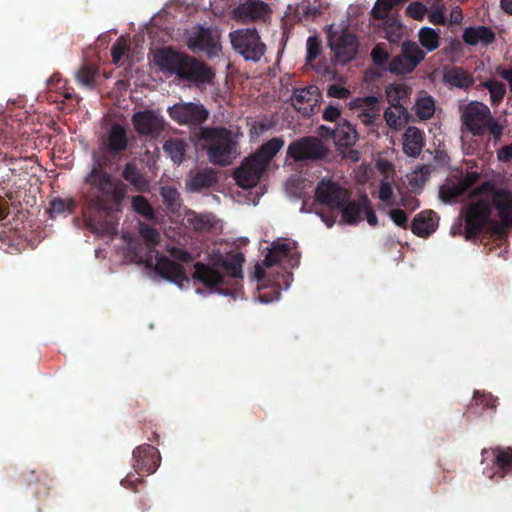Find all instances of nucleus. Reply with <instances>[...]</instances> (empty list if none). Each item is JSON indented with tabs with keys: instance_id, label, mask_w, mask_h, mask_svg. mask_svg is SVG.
Returning a JSON list of instances; mask_svg holds the SVG:
<instances>
[{
	"instance_id": "obj_34",
	"label": "nucleus",
	"mask_w": 512,
	"mask_h": 512,
	"mask_svg": "<svg viewBox=\"0 0 512 512\" xmlns=\"http://www.w3.org/2000/svg\"><path fill=\"white\" fill-rule=\"evenodd\" d=\"M163 149L175 164H181L186 153V143L180 139L167 140Z\"/></svg>"
},
{
	"instance_id": "obj_36",
	"label": "nucleus",
	"mask_w": 512,
	"mask_h": 512,
	"mask_svg": "<svg viewBox=\"0 0 512 512\" xmlns=\"http://www.w3.org/2000/svg\"><path fill=\"white\" fill-rule=\"evenodd\" d=\"M123 177L139 191H144L148 187V182L131 163H128L125 166L123 170Z\"/></svg>"
},
{
	"instance_id": "obj_60",
	"label": "nucleus",
	"mask_w": 512,
	"mask_h": 512,
	"mask_svg": "<svg viewBox=\"0 0 512 512\" xmlns=\"http://www.w3.org/2000/svg\"><path fill=\"white\" fill-rule=\"evenodd\" d=\"M497 158L504 162L512 159V143L510 145L503 146L500 150H498Z\"/></svg>"
},
{
	"instance_id": "obj_6",
	"label": "nucleus",
	"mask_w": 512,
	"mask_h": 512,
	"mask_svg": "<svg viewBox=\"0 0 512 512\" xmlns=\"http://www.w3.org/2000/svg\"><path fill=\"white\" fill-rule=\"evenodd\" d=\"M229 38L233 49L246 61L258 62L266 52V45L254 28L234 30L229 33Z\"/></svg>"
},
{
	"instance_id": "obj_5",
	"label": "nucleus",
	"mask_w": 512,
	"mask_h": 512,
	"mask_svg": "<svg viewBox=\"0 0 512 512\" xmlns=\"http://www.w3.org/2000/svg\"><path fill=\"white\" fill-rule=\"evenodd\" d=\"M283 146L284 140L280 137H274L264 143L253 155L245 158L235 170L236 183L244 189L255 187L274 156Z\"/></svg>"
},
{
	"instance_id": "obj_26",
	"label": "nucleus",
	"mask_w": 512,
	"mask_h": 512,
	"mask_svg": "<svg viewBox=\"0 0 512 512\" xmlns=\"http://www.w3.org/2000/svg\"><path fill=\"white\" fill-rule=\"evenodd\" d=\"M384 120L389 128L399 131L409 122L410 113L404 106H390L384 111Z\"/></svg>"
},
{
	"instance_id": "obj_38",
	"label": "nucleus",
	"mask_w": 512,
	"mask_h": 512,
	"mask_svg": "<svg viewBox=\"0 0 512 512\" xmlns=\"http://www.w3.org/2000/svg\"><path fill=\"white\" fill-rule=\"evenodd\" d=\"M401 52L416 66L425 58V52L414 41H404L401 45Z\"/></svg>"
},
{
	"instance_id": "obj_35",
	"label": "nucleus",
	"mask_w": 512,
	"mask_h": 512,
	"mask_svg": "<svg viewBox=\"0 0 512 512\" xmlns=\"http://www.w3.org/2000/svg\"><path fill=\"white\" fill-rule=\"evenodd\" d=\"M334 137L339 146L348 147L356 143L358 134L354 126L345 123L337 128Z\"/></svg>"
},
{
	"instance_id": "obj_7",
	"label": "nucleus",
	"mask_w": 512,
	"mask_h": 512,
	"mask_svg": "<svg viewBox=\"0 0 512 512\" xmlns=\"http://www.w3.org/2000/svg\"><path fill=\"white\" fill-rule=\"evenodd\" d=\"M299 258L297 242L291 238L279 237L267 248L263 266L281 265L285 268H293L299 264Z\"/></svg>"
},
{
	"instance_id": "obj_11",
	"label": "nucleus",
	"mask_w": 512,
	"mask_h": 512,
	"mask_svg": "<svg viewBox=\"0 0 512 512\" xmlns=\"http://www.w3.org/2000/svg\"><path fill=\"white\" fill-rule=\"evenodd\" d=\"M327 153V148L316 137H304L292 142L287 149V154L295 161L320 159Z\"/></svg>"
},
{
	"instance_id": "obj_15",
	"label": "nucleus",
	"mask_w": 512,
	"mask_h": 512,
	"mask_svg": "<svg viewBox=\"0 0 512 512\" xmlns=\"http://www.w3.org/2000/svg\"><path fill=\"white\" fill-rule=\"evenodd\" d=\"M482 462L490 459L493 462L495 471L492 474H487L489 478L497 476L503 479L508 473L512 471V447H494L484 448L481 452Z\"/></svg>"
},
{
	"instance_id": "obj_50",
	"label": "nucleus",
	"mask_w": 512,
	"mask_h": 512,
	"mask_svg": "<svg viewBox=\"0 0 512 512\" xmlns=\"http://www.w3.org/2000/svg\"><path fill=\"white\" fill-rule=\"evenodd\" d=\"M429 21L436 25H442L446 21L445 11L441 5H433L429 11Z\"/></svg>"
},
{
	"instance_id": "obj_49",
	"label": "nucleus",
	"mask_w": 512,
	"mask_h": 512,
	"mask_svg": "<svg viewBox=\"0 0 512 512\" xmlns=\"http://www.w3.org/2000/svg\"><path fill=\"white\" fill-rule=\"evenodd\" d=\"M371 57L375 65L384 67L388 61L389 55L383 46L378 44L371 51Z\"/></svg>"
},
{
	"instance_id": "obj_48",
	"label": "nucleus",
	"mask_w": 512,
	"mask_h": 512,
	"mask_svg": "<svg viewBox=\"0 0 512 512\" xmlns=\"http://www.w3.org/2000/svg\"><path fill=\"white\" fill-rule=\"evenodd\" d=\"M406 12L411 18L422 20L427 13V7L421 2L415 1L407 6Z\"/></svg>"
},
{
	"instance_id": "obj_25",
	"label": "nucleus",
	"mask_w": 512,
	"mask_h": 512,
	"mask_svg": "<svg viewBox=\"0 0 512 512\" xmlns=\"http://www.w3.org/2000/svg\"><path fill=\"white\" fill-rule=\"evenodd\" d=\"M463 40L472 46L488 45L494 40V33L485 26L467 27L463 32Z\"/></svg>"
},
{
	"instance_id": "obj_55",
	"label": "nucleus",
	"mask_w": 512,
	"mask_h": 512,
	"mask_svg": "<svg viewBox=\"0 0 512 512\" xmlns=\"http://www.w3.org/2000/svg\"><path fill=\"white\" fill-rule=\"evenodd\" d=\"M68 207L69 204H67L64 200L54 199L50 205V213L52 216H56L64 213Z\"/></svg>"
},
{
	"instance_id": "obj_14",
	"label": "nucleus",
	"mask_w": 512,
	"mask_h": 512,
	"mask_svg": "<svg viewBox=\"0 0 512 512\" xmlns=\"http://www.w3.org/2000/svg\"><path fill=\"white\" fill-rule=\"evenodd\" d=\"M187 56L172 49H162L154 53L153 63L166 76L177 75L181 78Z\"/></svg>"
},
{
	"instance_id": "obj_53",
	"label": "nucleus",
	"mask_w": 512,
	"mask_h": 512,
	"mask_svg": "<svg viewBox=\"0 0 512 512\" xmlns=\"http://www.w3.org/2000/svg\"><path fill=\"white\" fill-rule=\"evenodd\" d=\"M327 93L330 97L338 99H346L350 94L347 88L337 84L329 86Z\"/></svg>"
},
{
	"instance_id": "obj_24",
	"label": "nucleus",
	"mask_w": 512,
	"mask_h": 512,
	"mask_svg": "<svg viewBox=\"0 0 512 512\" xmlns=\"http://www.w3.org/2000/svg\"><path fill=\"white\" fill-rule=\"evenodd\" d=\"M424 134L415 127L409 126L403 134V151L409 157H417L420 155L424 147Z\"/></svg>"
},
{
	"instance_id": "obj_56",
	"label": "nucleus",
	"mask_w": 512,
	"mask_h": 512,
	"mask_svg": "<svg viewBox=\"0 0 512 512\" xmlns=\"http://www.w3.org/2000/svg\"><path fill=\"white\" fill-rule=\"evenodd\" d=\"M390 218L398 226H405L407 223V216L405 212L399 209L391 210Z\"/></svg>"
},
{
	"instance_id": "obj_41",
	"label": "nucleus",
	"mask_w": 512,
	"mask_h": 512,
	"mask_svg": "<svg viewBox=\"0 0 512 512\" xmlns=\"http://www.w3.org/2000/svg\"><path fill=\"white\" fill-rule=\"evenodd\" d=\"M160 194L169 209L174 211L179 206V193L175 188L163 186L160 189Z\"/></svg>"
},
{
	"instance_id": "obj_32",
	"label": "nucleus",
	"mask_w": 512,
	"mask_h": 512,
	"mask_svg": "<svg viewBox=\"0 0 512 512\" xmlns=\"http://www.w3.org/2000/svg\"><path fill=\"white\" fill-rule=\"evenodd\" d=\"M418 38L421 46L426 50V52L435 51L440 45V35L438 31H436L432 27H422L418 31Z\"/></svg>"
},
{
	"instance_id": "obj_46",
	"label": "nucleus",
	"mask_w": 512,
	"mask_h": 512,
	"mask_svg": "<svg viewBox=\"0 0 512 512\" xmlns=\"http://www.w3.org/2000/svg\"><path fill=\"white\" fill-rule=\"evenodd\" d=\"M484 86L489 90L493 102L500 101L505 94V86L499 81L489 80Z\"/></svg>"
},
{
	"instance_id": "obj_52",
	"label": "nucleus",
	"mask_w": 512,
	"mask_h": 512,
	"mask_svg": "<svg viewBox=\"0 0 512 512\" xmlns=\"http://www.w3.org/2000/svg\"><path fill=\"white\" fill-rule=\"evenodd\" d=\"M77 79L83 87L92 88L94 72L90 69H83L77 73Z\"/></svg>"
},
{
	"instance_id": "obj_4",
	"label": "nucleus",
	"mask_w": 512,
	"mask_h": 512,
	"mask_svg": "<svg viewBox=\"0 0 512 512\" xmlns=\"http://www.w3.org/2000/svg\"><path fill=\"white\" fill-rule=\"evenodd\" d=\"M84 181L89 186L88 193L91 201L100 210H118L126 197L123 184L113 180L98 164L92 167Z\"/></svg>"
},
{
	"instance_id": "obj_58",
	"label": "nucleus",
	"mask_w": 512,
	"mask_h": 512,
	"mask_svg": "<svg viewBox=\"0 0 512 512\" xmlns=\"http://www.w3.org/2000/svg\"><path fill=\"white\" fill-rule=\"evenodd\" d=\"M340 115V110L337 106L329 105L323 113V117L328 121H335Z\"/></svg>"
},
{
	"instance_id": "obj_3",
	"label": "nucleus",
	"mask_w": 512,
	"mask_h": 512,
	"mask_svg": "<svg viewBox=\"0 0 512 512\" xmlns=\"http://www.w3.org/2000/svg\"><path fill=\"white\" fill-rule=\"evenodd\" d=\"M198 146H202L208 160L219 166L231 164L239 155L238 134L225 128L201 127L195 133Z\"/></svg>"
},
{
	"instance_id": "obj_64",
	"label": "nucleus",
	"mask_w": 512,
	"mask_h": 512,
	"mask_svg": "<svg viewBox=\"0 0 512 512\" xmlns=\"http://www.w3.org/2000/svg\"><path fill=\"white\" fill-rule=\"evenodd\" d=\"M500 3L505 12L512 14V0H500Z\"/></svg>"
},
{
	"instance_id": "obj_8",
	"label": "nucleus",
	"mask_w": 512,
	"mask_h": 512,
	"mask_svg": "<svg viewBox=\"0 0 512 512\" xmlns=\"http://www.w3.org/2000/svg\"><path fill=\"white\" fill-rule=\"evenodd\" d=\"M221 33L218 28L195 26L187 36V45L194 52H204L213 57L221 51Z\"/></svg>"
},
{
	"instance_id": "obj_23",
	"label": "nucleus",
	"mask_w": 512,
	"mask_h": 512,
	"mask_svg": "<svg viewBox=\"0 0 512 512\" xmlns=\"http://www.w3.org/2000/svg\"><path fill=\"white\" fill-rule=\"evenodd\" d=\"M214 73L205 64L187 57L181 78L198 83L210 82Z\"/></svg>"
},
{
	"instance_id": "obj_19",
	"label": "nucleus",
	"mask_w": 512,
	"mask_h": 512,
	"mask_svg": "<svg viewBox=\"0 0 512 512\" xmlns=\"http://www.w3.org/2000/svg\"><path fill=\"white\" fill-rule=\"evenodd\" d=\"M318 87L312 85L305 88L295 89L291 96L293 107L305 116H310L320 100Z\"/></svg>"
},
{
	"instance_id": "obj_29",
	"label": "nucleus",
	"mask_w": 512,
	"mask_h": 512,
	"mask_svg": "<svg viewBox=\"0 0 512 512\" xmlns=\"http://www.w3.org/2000/svg\"><path fill=\"white\" fill-rule=\"evenodd\" d=\"M127 147L126 131L120 125H113L108 133L106 149L111 153H118Z\"/></svg>"
},
{
	"instance_id": "obj_20",
	"label": "nucleus",
	"mask_w": 512,
	"mask_h": 512,
	"mask_svg": "<svg viewBox=\"0 0 512 512\" xmlns=\"http://www.w3.org/2000/svg\"><path fill=\"white\" fill-rule=\"evenodd\" d=\"M217 182V175L212 169H204L188 174L185 187L188 192L196 193L207 189Z\"/></svg>"
},
{
	"instance_id": "obj_44",
	"label": "nucleus",
	"mask_w": 512,
	"mask_h": 512,
	"mask_svg": "<svg viewBox=\"0 0 512 512\" xmlns=\"http://www.w3.org/2000/svg\"><path fill=\"white\" fill-rule=\"evenodd\" d=\"M385 38L391 43H397L402 38V24L393 20L385 27Z\"/></svg>"
},
{
	"instance_id": "obj_18",
	"label": "nucleus",
	"mask_w": 512,
	"mask_h": 512,
	"mask_svg": "<svg viewBox=\"0 0 512 512\" xmlns=\"http://www.w3.org/2000/svg\"><path fill=\"white\" fill-rule=\"evenodd\" d=\"M270 13L267 3L261 0H247L231 12V18L240 23L265 19Z\"/></svg>"
},
{
	"instance_id": "obj_31",
	"label": "nucleus",
	"mask_w": 512,
	"mask_h": 512,
	"mask_svg": "<svg viewBox=\"0 0 512 512\" xmlns=\"http://www.w3.org/2000/svg\"><path fill=\"white\" fill-rule=\"evenodd\" d=\"M386 99L390 106H404L410 96V89L402 84H390L385 89Z\"/></svg>"
},
{
	"instance_id": "obj_30",
	"label": "nucleus",
	"mask_w": 512,
	"mask_h": 512,
	"mask_svg": "<svg viewBox=\"0 0 512 512\" xmlns=\"http://www.w3.org/2000/svg\"><path fill=\"white\" fill-rule=\"evenodd\" d=\"M443 80L447 86L460 89H466L473 84L472 76L460 68L447 71Z\"/></svg>"
},
{
	"instance_id": "obj_10",
	"label": "nucleus",
	"mask_w": 512,
	"mask_h": 512,
	"mask_svg": "<svg viewBox=\"0 0 512 512\" xmlns=\"http://www.w3.org/2000/svg\"><path fill=\"white\" fill-rule=\"evenodd\" d=\"M170 117L181 125H199L204 122L209 111L199 103L180 102L168 108Z\"/></svg>"
},
{
	"instance_id": "obj_43",
	"label": "nucleus",
	"mask_w": 512,
	"mask_h": 512,
	"mask_svg": "<svg viewBox=\"0 0 512 512\" xmlns=\"http://www.w3.org/2000/svg\"><path fill=\"white\" fill-rule=\"evenodd\" d=\"M214 218L211 215H196L188 213L187 221L197 230L205 229L213 225Z\"/></svg>"
},
{
	"instance_id": "obj_39",
	"label": "nucleus",
	"mask_w": 512,
	"mask_h": 512,
	"mask_svg": "<svg viewBox=\"0 0 512 512\" xmlns=\"http://www.w3.org/2000/svg\"><path fill=\"white\" fill-rule=\"evenodd\" d=\"M496 401V398H494L491 394L475 391L473 396V403L471 404L470 409H473L474 406H477L481 407L483 411L491 410L495 412L497 407Z\"/></svg>"
},
{
	"instance_id": "obj_28",
	"label": "nucleus",
	"mask_w": 512,
	"mask_h": 512,
	"mask_svg": "<svg viewBox=\"0 0 512 512\" xmlns=\"http://www.w3.org/2000/svg\"><path fill=\"white\" fill-rule=\"evenodd\" d=\"M413 110L419 119H430L436 110L433 97L424 92L420 93L415 100Z\"/></svg>"
},
{
	"instance_id": "obj_2",
	"label": "nucleus",
	"mask_w": 512,
	"mask_h": 512,
	"mask_svg": "<svg viewBox=\"0 0 512 512\" xmlns=\"http://www.w3.org/2000/svg\"><path fill=\"white\" fill-rule=\"evenodd\" d=\"M462 214L467 239L476 236L487 227L502 233L504 228L512 225V192L484 184L476 191L474 199Z\"/></svg>"
},
{
	"instance_id": "obj_22",
	"label": "nucleus",
	"mask_w": 512,
	"mask_h": 512,
	"mask_svg": "<svg viewBox=\"0 0 512 512\" xmlns=\"http://www.w3.org/2000/svg\"><path fill=\"white\" fill-rule=\"evenodd\" d=\"M133 121L136 130L143 135H151L162 129V119L150 111L134 114Z\"/></svg>"
},
{
	"instance_id": "obj_12",
	"label": "nucleus",
	"mask_w": 512,
	"mask_h": 512,
	"mask_svg": "<svg viewBox=\"0 0 512 512\" xmlns=\"http://www.w3.org/2000/svg\"><path fill=\"white\" fill-rule=\"evenodd\" d=\"M490 109L481 102H471L464 109L462 121L473 135H481L490 120Z\"/></svg>"
},
{
	"instance_id": "obj_45",
	"label": "nucleus",
	"mask_w": 512,
	"mask_h": 512,
	"mask_svg": "<svg viewBox=\"0 0 512 512\" xmlns=\"http://www.w3.org/2000/svg\"><path fill=\"white\" fill-rule=\"evenodd\" d=\"M307 61L311 62L318 58L321 53V41L317 36H310L306 43Z\"/></svg>"
},
{
	"instance_id": "obj_54",
	"label": "nucleus",
	"mask_w": 512,
	"mask_h": 512,
	"mask_svg": "<svg viewBox=\"0 0 512 512\" xmlns=\"http://www.w3.org/2000/svg\"><path fill=\"white\" fill-rule=\"evenodd\" d=\"M362 212H364L369 225L375 226L378 223L377 216L369 205L368 199L366 197L363 198Z\"/></svg>"
},
{
	"instance_id": "obj_17",
	"label": "nucleus",
	"mask_w": 512,
	"mask_h": 512,
	"mask_svg": "<svg viewBox=\"0 0 512 512\" xmlns=\"http://www.w3.org/2000/svg\"><path fill=\"white\" fill-rule=\"evenodd\" d=\"M315 193L316 199L331 209H339L348 200L347 191L331 180H322Z\"/></svg>"
},
{
	"instance_id": "obj_47",
	"label": "nucleus",
	"mask_w": 512,
	"mask_h": 512,
	"mask_svg": "<svg viewBox=\"0 0 512 512\" xmlns=\"http://www.w3.org/2000/svg\"><path fill=\"white\" fill-rule=\"evenodd\" d=\"M394 6L395 4L392 0H377L371 12L375 18L382 19L386 16L387 12Z\"/></svg>"
},
{
	"instance_id": "obj_21",
	"label": "nucleus",
	"mask_w": 512,
	"mask_h": 512,
	"mask_svg": "<svg viewBox=\"0 0 512 512\" xmlns=\"http://www.w3.org/2000/svg\"><path fill=\"white\" fill-rule=\"evenodd\" d=\"M350 107L359 109L362 122L370 124L380 111L379 98L373 95L359 97L350 102Z\"/></svg>"
},
{
	"instance_id": "obj_59",
	"label": "nucleus",
	"mask_w": 512,
	"mask_h": 512,
	"mask_svg": "<svg viewBox=\"0 0 512 512\" xmlns=\"http://www.w3.org/2000/svg\"><path fill=\"white\" fill-rule=\"evenodd\" d=\"M137 483H143V479L142 478H135L133 479L132 476L128 475L126 476L122 481H121V485L124 486L125 488H129L131 490H133L134 492H137V489H136V484Z\"/></svg>"
},
{
	"instance_id": "obj_40",
	"label": "nucleus",
	"mask_w": 512,
	"mask_h": 512,
	"mask_svg": "<svg viewBox=\"0 0 512 512\" xmlns=\"http://www.w3.org/2000/svg\"><path fill=\"white\" fill-rule=\"evenodd\" d=\"M129 50V41L124 36L118 38V40L112 45L111 54L113 63L119 65L124 55Z\"/></svg>"
},
{
	"instance_id": "obj_42",
	"label": "nucleus",
	"mask_w": 512,
	"mask_h": 512,
	"mask_svg": "<svg viewBox=\"0 0 512 512\" xmlns=\"http://www.w3.org/2000/svg\"><path fill=\"white\" fill-rule=\"evenodd\" d=\"M132 207L137 213L141 214L145 218L151 219L154 217L153 208L143 196L133 197Z\"/></svg>"
},
{
	"instance_id": "obj_62",
	"label": "nucleus",
	"mask_w": 512,
	"mask_h": 512,
	"mask_svg": "<svg viewBox=\"0 0 512 512\" xmlns=\"http://www.w3.org/2000/svg\"><path fill=\"white\" fill-rule=\"evenodd\" d=\"M497 73L500 77L509 83L510 89L512 91V69L499 68Z\"/></svg>"
},
{
	"instance_id": "obj_13",
	"label": "nucleus",
	"mask_w": 512,
	"mask_h": 512,
	"mask_svg": "<svg viewBox=\"0 0 512 512\" xmlns=\"http://www.w3.org/2000/svg\"><path fill=\"white\" fill-rule=\"evenodd\" d=\"M478 179L476 172H468L459 179L450 178L440 186L439 198L445 204H452L458 200Z\"/></svg>"
},
{
	"instance_id": "obj_57",
	"label": "nucleus",
	"mask_w": 512,
	"mask_h": 512,
	"mask_svg": "<svg viewBox=\"0 0 512 512\" xmlns=\"http://www.w3.org/2000/svg\"><path fill=\"white\" fill-rule=\"evenodd\" d=\"M487 127L489 128L490 133L494 136L495 139H500L503 132V126L496 120H494L490 116L489 123L487 124Z\"/></svg>"
},
{
	"instance_id": "obj_16",
	"label": "nucleus",
	"mask_w": 512,
	"mask_h": 512,
	"mask_svg": "<svg viewBox=\"0 0 512 512\" xmlns=\"http://www.w3.org/2000/svg\"><path fill=\"white\" fill-rule=\"evenodd\" d=\"M133 467L138 475L153 474L159 467L161 457L152 445L143 444L133 450Z\"/></svg>"
},
{
	"instance_id": "obj_1",
	"label": "nucleus",
	"mask_w": 512,
	"mask_h": 512,
	"mask_svg": "<svg viewBox=\"0 0 512 512\" xmlns=\"http://www.w3.org/2000/svg\"><path fill=\"white\" fill-rule=\"evenodd\" d=\"M139 233L146 241L147 246L140 245L131 234L122 233V239L125 242L123 255L126 262L143 265L150 278L159 277L180 289L188 288L191 282L194 285L202 283L206 289L197 288L195 292L198 295H207L213 292L219 293V291L214 290V287L220 284H229L230 278L243 277L244 257L238 253L229 256L214 254L208 264H195L194 273L192 279H190L181 264L160 256L157 251L150 248V245L158 243L160 238L156 229L141 223ZM220 294L227 295L221 292Z\"/></svg>"
},
{
	"instance_id": "obj_61",
	"label": "nucleus",
	"mask_w": 512,
	"mask_h": 512,
	"mask_svg": "<svg viewBox=\"0 0 512 512\" xmlns=\"http://www.w3.org/2000/svg\"><path fill=\"white\" fill-rule=\"evenodd\" d=\"M266 278V272L263 268V266L259 263H257L254 267V271L251 275V279L260 283L262 281H264Z\"/></svg>"
},
{
	"instance_id": "obj_27",
	"label": "nucleus",
	"mask_w": 512,
	"mask_h": 512,
	"mask_svg": "<svg viewBox=\"0 0 512 512\" xmlns=\"http://www.w3.org/2000/svg\"><path fill=\"white\" fill-rule=\"evenodd\" d=\"M437 225L438 221L433 212L420 213L412 223V231L418 236L426 237L436 230Z\"/></svg>"
},
{
	"instance_id": "obj_37",
	"label": "nucleus",
	"mask_w": 512,
	"mask_h": 512,
	"mask_svg": "<svg viewBox=\"0 0 512 512\" xmlns=\"http://www.w3.org/2000/svg\"><path fill=\"white\" fill-rule=\"evenodd\" d=\"M417 66L414 65L402 52L389 63V71L398 75L411 73Z\"/></svg>"
},
{
	"instance_id": "obj_9",
	"label": "nucleus",
	"mask_w": 512,
	"mask_h": 512,
	"mask_svg": "<svg viewBox=\"0 0 512 512\" xmlns=\"http://www.w3.org/2000/svg\"><path fill=\"white\" fill-rule=\"evenodd\" d=\"M328 45L340 64L353 60L358 51L356 37L346 31L335 30L334 25H331L328 30Z\"/></svg>"
},
{
	"instance_id": "obj_63",
	"label": "nucleus",
	"mask_w": 512,
	"mask_h": 512,
	"mask_svg": "<svg viewBox=\"0 0 512 512\" xmlns=\"http://www.w3.org/2000/svg\"><path fill=\"white\" fill-rule=\"evenodd\" d=\"M451 22L452 23H461L463 17H462V12H461V9L459 7H455L454 9H452L451 11Z\"/></svg>"
},
{
	"instance_id": "obj_51",
	"label": "nucleus",
	"mask_w": 512,
	"mask_h": 512,
	"mask_svg": "<svg viewBox=\"0 0 512 512\" xmlns=\"http://www.w3.org/2000/svg\"><path fill=\"white\" fill-rule=\"evenodd\" d=\"M392 198H393V188H392V185L387 182V181H383L381 183V186H380V189H379V199L388 204V205H391L392 204Z\"/></svg>"
},
{
	"instance_id": "obj_33",
	"label": "nucleus",
	"mask_w": 512,
	"mask_h": 512,
	"mask_svg": "<svg viewBox=\"0 0 512 512\" xmlns=\"http://www.w3.org/2000/svg\"><path fill=\"white\" fill-rule=\"evenodd\" d=\"M342 222L354 225L361 221V213L363 208V200L359 203L355 201L345 202L341 207Z\"/></svg>"
}]
</instances>
